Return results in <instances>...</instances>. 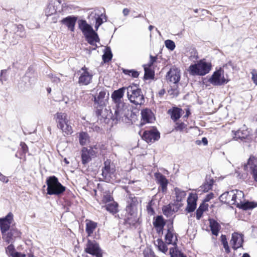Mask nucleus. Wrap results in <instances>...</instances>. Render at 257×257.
Here are the masks:
<instances>
[{
  "instance_id": "obj_1",
  "label": "nucleus",
  "mask_w": 257,
  "mask_h": 257,
  "mask_svg": "<svg viewBox=\"0 0 257 257\" xmlns=\"http://www.w3.org/2000/svg\"><path fill=\"white\" fill-rule=\"evenodd\" d=\"M0 228L3 239L8 243L21 236V232L15 227L12 212H9L6 217L0 218Z\"/></svg>"
},
{
  "instance_id": "obj_2",
  "label": "nucleus",
  "mask_w": 257,
  "mask_h": 257,
  "mask_svg": "<svg viewBox=\"0 0 257 257\" xmlns=\"http://www.w3.org/2000/svg\"><path fill=\"white\" fill-rule=\"evenodd\" d=\"M47 193L50 195L60 196L65 191L66 187L59 182L55 176H50L46 180Z\"/></svg>"
},
{
  "instance_id": "obj_3",
  "label": "nucleus",
  "mask_w": 257,
  "mask_h": 257,
  "mask_svg": "<svg viewBox=\"0 0 257 257\" xmlns=\"http://www.w3.org/2000/svg\"><path fill=\"white\" fill-rule=\"evenodd\" d=\"M78 27L82 31L87 42L91 45L99 42V39L97 34L93 30L91 25L85 20H80L78 21Z\"/></svg>"
},
{
  "instance_id": "obj_4",
  "label": "nucleus",
  "mask_w": 257,
  "mask_h": 257,
  "mask_svg": "<svg viewBox=\"0 0 257 257\" xmlns=\"http://www.w3.org/2000/svg\"><path fill=\"white\" fill-rule=\"evenodd\" d=\"M138 201L136 197H130L126 207V221L130 224H134L137 220Z\"/></svg>"
},
{
  "instance_id": "obj_5",
  "label": "nucleus",
  "mask_w": 257,
  "mask_h": 257,
  "mask_svg": "<svg viewBox=\"0 0 257 257\" xmlns=\"http://www.w3.org/2000/svg\"><path fill=\"white\" fill-rule=\"evenodd\" d=\"M127 97L130 101L136 105H142L145 102L144 96L141 89L136 86H129L126 88Z\"/></svg>"
},
{
  "instance_id": "obj_6",
  "label": "nucleus",
  "mask_w": 257,
  "mask_h": 257,
  "mask_svg": "<svg viewBox=\"0 0 257 257\" xmlns=\"http://www.w3.org/2000/svg\"><path fill=\"white\" fill-rule=\"evenodd\" d=\"M211 65L203 60H201L196 64L191 65L188 71L192 75L203 76L211 70Z\"/></svg>"
},
{
  "instance_id": "obj_7",
  "label": "nucleus",
  "mask_w": 257,
  "mask_h": 257,
  "mask_svg": "<svg viewBox=\"0 0 257 257\" xmlns=\"http://www.w3.org/2000/svg\"><path fill=\"white\" fill-rule=\"evenodd\" d=\"M62 11L61 0H51L45 10V15L47 17L51 16Z\"/></svg>"
},
{
  "instance_id": "obj_8",
  "label": "nucleus",
  "mask_w": 257,
  "mask_h": 257,
  "mask_svg": "<svg viewBox=\"0 0 257 257\" xmlns=\"http://www.w3.org/2000/svg\"><path fill=\"white\" fill-rule=\"evenodd\" d=\"M209 81L214 85H221L226 84L228 80L224 77L223 70L219 69L213 73Z\"/></svg>"
},
{
  "instance_id": "obj_9",
  "label": "nucleus",
  "mask_w": 257,
  "mask_h": 257,
  "mask_svg": "<svg viewBox=\"0 0 257 257\" xmlns=\"http://www.w3.org/2000/svg\"><path fill=\"white\" fill-rule=\"evenodd\" d=\"M78 82L81 85H88L91 81L93 75L90 73L88 69L84 67L79 71Z\"/></svg>"
},
{
  "instance_id": "obj_10",
  "label": "nucleus",
  "mask_w": 257,
  "mask_h": 257,
  "mask_svg": "<svg viewBox=\"0 0 257 257\" xmlns=\"http://www.w3.org/2000/svg\"><path fill=\"white\" fill-rule=\"evenodd\" d=\"M85 250L87 253L96 255L97 257H102L101 249L98 244L95 241L88 240Z\"/></svg>"
},
{
  "instance_id": "obj_11",
  "label": "nucleus",
  "mask_w": 257,
  "mask_h": 257,
  "mask_svg": "<svg viewBox=\"0 0 257 257\" xmlns=\"http://www.w3.org/2000/svg\"><path fill=\"white\" fill-rule=\"evenodd\" d=\"M109 95H106L105 91L101 90L97 96L94 97V104L97 107H103L106 105Z\"/></svg>"
},
{
  "instance_id": "obj_12",
  "label": "nucleus",
  "mask_w": 257,
  "mask_h": 257,
  "mask_svg": "<svg viewBox=\"0 0 257 257\" xmlns=\"http://www.w3.org/2000/svg\"><path fill=\"white\" fill-rule=\"evenodd\" d=\"M231 196H232L231 204L235 205L237 207L240 206L241 203L243 201L244 193L242 191L235 190L231 191Z\"/></svg>"
},
{
  "instance_id": "obj_13",
  "label": "nucleus",
  "mask_w": 257,
  "mask_h": 257,
  "mask_svg": "<svg viewBox=\"0 0 257 257\" xmlns=\"http://www.w3.org/2000/svg\"><path fill=\"white\" fill-rule=\"evenodd\" d=\"M142 138L147 143H152L160 138L159 133L155 129H151L144 132Z\"/></svg>"
},
{
  "instance_id": "obj_14",
  "label": "nucleus",
  "mask_w": 257,
  "mask_h": 257,
  "mask_svg": "<svg viewBox=\"0 0 257 257\" xmlns=\"http://www.w3.org/2000/svg\"><path fill=\"white\" fill-rule=\"evenodd\" d=\"M127 111V106L125 104L122 105H117V108L113 116L114 119L117 121L123 120V118L126 117Z\"/></svg>"
},
{
  "instance_id": "obj_15",
  "label": "nucleus",
  "mask_w": 257,
  "mask_h": 257,
  "mask_svg": "<svg viewBox=\"0 0 257 257\" xmlns=\"http://www.w3.org/2000/svg\"><path fill=\"white\" fill-rule=\"evenodd\" d=\"M167 80L170 82L176 84L180 79V70L177 68H171L167 73L166 76Z\"/></svg>"
},
{
  "instance_id": "obj_16",
  "label": "nucleus",
  "mask_w": 257,
  "mask_h": 257,
  "mask_svg": "<svg viewBox=\"0 0 257 257\" xmlns=\"http://www.w3.org/2000/svg\"><path fill=\"white\" fill-rule=\"evenodd\" d=\"M243 242V235L237 232H234L232 234L230 243L234 249H237L242 246Z\"/></svg>"
},
{
  "instance_id": "obj_17",
  "label": "nucleus",
  "mask_w": 257,
  "mask_h": 257,
  "mask_svg": "<svg viewBox=\"0 0 257 257\" xmlns=\"http://www.w3.org/2000/svg\"><path fill=\"white\" fill-rule=\"evenodd\" d=\"M96 152L92 148H83L81 151V158L82 163L85 164L90 162L92 158L95 156Z\"/></svg>"
},
{
  "instance_id": "obj_18",
  "label": "nucleus",
  "mask_w": 257,
  "mask_h": 257,
  "mask_svg": "<svg viewBox=\"0 0 257 257\" xmlns=\"http://www.w3.org/2000/svg\"><path fill=\"white\" fill-rule=\"evenodd\" d=\"M126 89L125 87H122L117 90H115L111 95V97L113 101L117 104L120 105L125 104L122 101L124 95V91Z\"/></svg>"
},
{
  "instance_id": "obj_19",
  "label": "nucleus",
  "mask_w": 257,
  "mask_h": 257,
  "mask_svg": "<svg viewBox=\"0 0 257 257\" xmlns=\"http://www.w3.org/2000/svg\"><path fill=\"white\" fill-rule=\"evenodd\" d=\"M165 240L167 244L174 245L177 244V237L172 226L168 229L167 233L165 235Z\"/></svg>"
},
{
  "instance_id": "obj_20",
  "label": "nucleus",
  "mask_w": 257,
  "mask_h": 257,
  "mask_svg": "<svg viewBox=\"0 0 257 257\" xmlns=\"http://www.w3.org/2000/svg\"><path fill=\"white\" fill-rule=\"evenodd\" d=\"M142 124L146 123H151L154 120V115L152 111L149 109L142 110Z\"/></svg>"
},
{
  "instance_id": "obj_21",
  "label": "nucleus",
  "mask_w": 257,
  "mask_h": 257,
  "mask_svg": "<svg viewBox=\"0 0 257 257\" xmlns=\"http://www.w3.org/2000/svg\"><path fill=\"white\" fill-rule=\"evenodd\" d=\"M197 196L196 194L190 193L187 199V207L186 210L188 212L194 211L196 207Z\"/></svg>"
},
{
  "instance_id": "obj_22",
  "label": "nucleus",
  "mask_w": 257,
  "mask_h": 257,
  "mask_svg": "<svg viewBox=\"0 0 257 257\" xmlns=\"http://www.w3.org/2000/svg\"><path fill=\"white\" fill-rule=\"evenodd\" d=\"M176 207L175 208V205L173 204H169L163 207V212L164 214L167 217L172 216L176 211H177L180 207L182 206V204H176Z\"/></svg>"
},
{
  "instance_id": "obj_23",
  "label": "nucleus",
  "mask_w": 257,
  "mask_h": 257,
  "mask_svg": "<svg viewBox=\"0 0 257 257\" xmlns=\"http://www.w3.org/2000/svg\"><path fill=\"white\" fill-rule=\"evenodd\" d=\"M77 19L76 17L68 16L62 19L61 22L62 24L66 25L71 31L73 32Z\"/></svg>"
},
{
  "instance_id": "obj_24",
  "label": "nucleus",
  "mask_w": 257,
  "mask_h": 257,
  "mask_svg": "<svg viewBox=\"0 0 257 257\" xmlns=\"http://www.w3.org/2000/svg\"><path fill=\"white\" fill-rule=\"evenodd\" d=\"M110 162L109 160L105 161L104 167L102 170V175L106 179H109L111 175L114 172V169L110 168Z\"/></svg>"
},
{
  "instance_id": "obj_25",
  "label": "nucleus",
  "mask_w": 257,
  "mask_h": 257,
  "mask_svg": "<svg viewBox=\"0 0 257 257\" xmlns=\"http://www.w3.org/2000/svg\"><path fill=\"white\" fill-rule=\"evenodd\" d=\"M57 127L61 125L65 122H66L68 119L67 114L65 112H59L56 113L54 116Z\"/></svg>"
},
{
  "instance_id": "obj_26",
  "label": "nucleus",
  "mask_w": 257,
  "mask_h": 257,
  "mask_svg": "<svg viewBox=\"0 0 257 257\" xmlns=\"http://www.w3.org/2000/svg\"><path fill=\"white\" fill-rule=\"evenodd\" d=\"M153 224L158 233H162L165 222L162 216H157L153 221Z\"/></svg>"
},
{
  "instance_id": "obj_27",
  "label": "nucleus",
  "mask_w": 257,
  "mask_h": 257,
  "mask_svg": "<svg viewBox=\"0 0 257 257\" xmlns=\"http://www.w3.org/2000/svg\"><path fill=\"white\" fill-rule=\"evenodd\" d=\"M155 177L158 183L161 187L162 191L165 192L167 190V185L168 184V180L164 176L160 173L155 174Z\"/></svg>"
},
{
  "instance_id": "obj_28",
  "label": "nucleus",
  "mask_w": 257,
  "mask_h": 257,
  "mask_svg": "<svg viewBox=\"0 0 257 257\" xmlns=\"http://www.w3.org/2000/svg\"><path fill=\"white\" fill-rule=\"evenodd\" d=\"M244 167L245 170L249 169L250 172L252 171L254 169L257 168V158L253 156H250Z\"/></svg>"
},
{
  "instance_id": "obj_29",
  "label": "nucleus",
  "mask_w": 257,
  "mask_h": 257,
  "mask_svg": "<svg viewBox=\"0 0 257 257\" xmlns=\"http://www.w3.org/2000/svg\"><path fill=\"white\" fill-rule=\"evenodd\" d=\"M176 194V201L178 203L176 204H181V202L185 199L186 193L184 191H183L178 188L174 189Z\"/></svg>"
},
{
  "instance_id": "obj_30",
  "label": "nucleus",
  "mask_w": 257,
  "mask_h": 257,
  "mask_svg": "<svg viewBox=\"0 0 257 257\" xmlns=\"http://www.w3.org/2000/svg\"><path fill=\"white\" fill-rule=\"evenodd\" d=\"M58 128L66 135H71L73 133V128L69 120H67L66 122H65Z\"/></svg>"
},
{
  "instance_id": "obj_31",
  "label": "nucleus",
  "mask_w": 257,
  "mask_h": 257,
  "mask_svg": "<svg viewBox=\"0 0 257 257\" xmlns=\"http://www.w3.org/2000/svg\"><path fill=\"white\" fill-rule=\"evenodd\" d=\"M182 111V109L178 107H174L172 110H169V112L171 113V118L174 121H176L180 117Z\"/></svg>"
},
{
  "instance_id": "obj_32",
  "label": "nucleus",
  "mask_w": 257,
  "mask_h": 257,
  "mask_svg": "<svg viewBox=\"0 0 257 257\" xmlns=\"http://www.w3.org/2000/svg\"><path fill=\"white\" fill-rule=\"evenodd\" d=\"M155 245L157 247L158 249L164 253H166L168 251V247L166 244L164 242V241L161 239H157L155 241Z\"/></svg>"
},
{
  "instance_id": "obj_33",
  "label": "nucleus",
  "mask_w": 257,
  "mask_h": 257,
  "mask_svg": "<svg viewBox=\"0 0 257 257\" xmlns=\"http://www.w3.org/2000/svg\"><path fill=\"white\" fill-rule=\"evenodd\" d=\"M234 137V138L235 140L241 139L242 140L245 139L248 135V132L247 130H239L236 132L232 131Z\"/></svg>"
},
{
  "instance_id": "obj_34",
  "label": "nucleus",
  "mask_w": 257,
  "mask_h": 257,
  "mask_svg": "<svg viewBox=\"0 0 257 257\" xmlns=\"http://www.w3.org/2000/svg\"><path fill=\"white\" fill-rule=\"evenodd\" d=\"M257 206V203L254 202H249L246 201L244 198L243 201L241 203L240 206H239L238 208H241L243 210H247L252 209Z\"/></svg>"
},
{
  "instance_id": "obj_35",
  "label": "nucleus",
  "mask_w": 257,
  "mask_h": 257,
  "mask_svg": "<svg viewBox=\"0 0 257 257\" xmlns=\"http://www.w3.org/2000/svg\"><path fill=\"white\" fill-rule=\"evenodd\" d=\"M97 227V223L92 221H87L86 224V231L88 236H90L96 229Z\"/></svg>"
},
{
  "instance_id": "obj_36",
  "label": "nucleus",
  "mask_w": 257,
  "mask_h": 257,
  "mask_svg": "<svg viewBox=\"0 0 257 257\" xmlns=\"http://www.w3.org/2000/svg\"><path fill=\"white\" fill-rule=\"evenodd\" d=\"M210 227L212 233L214 235H218L220 226L218 222L214 220H210Z\"/></svg>"
},
{
  "instance_id": "obj_37",
  "label": "nucleus",
  "mask_w": 257,
  "mask_h": 257,
  "mask_svg": "<svg viewBox=\"0 0 257 257\" xmlns=\"http://www.w3.org/2000/svg\"><path fill=\"white\" fill-rule=\"evenodd\" d=\"M232 196H231V191L229 192H225L221 194L219 199L220 201L226 204H231Z\"/></svg>"
},
{
  "instance_id": "obj_38",
  "label": "nucleus",
  "mask_w": 257,
  "mask_h": 257,
  "mask_svg": "<svg viewBox=\"0 0 257 257\" xmlns=\"http://www.w3.org/2000/svg\"><path fill=\"white\" fill-rule=\"evenodd\" d=\"M117 204L114 202H111L105 205L106 209L113 214L117 212Z\"/></svg>"
},
{
  "instance_id": "obj_39",
  "label": "nucleus",
  "mask_w": 257,
  "mask_h": 257,
  "mask_svg": "<svg viewBox=\"0 0 257 257\" xmlns=\"http://www.w3.org/2000/svg\"><path fill=\"white\" fill-rule=\"evenodd\" d=\"M79 142L81 145H86L89 141L88 135L84 132H81L79 136Z\"/></svg>"
},
{
  "instance_id": "obj_40",
  "label": "nucleus",
  "mask_w": 257,
  "mask_h": 257,
  "mask_svg": "<svg viewBox=\"0 0 257 257\" xmlns=\"http://www.w3.org/2000/svg\"><path fill=\"white\" fill-rule=\"evenodd\" d=\"M145 70V78L146 79H152L154 76V72L147 65L144 66Z\"/></svg>"
},
{
  "instance_id": "obj_41",
  "label": "nucleus",
  "mask_w": 257,
  "mask_h": 257,
  "mask_svg": "<svg viewBox=\"0 0 257 257\" xmlns=\"http://www.w3.org/2000/svg\"><path fill=\"white\" fill-rule=\"evenodd\" d=\"M169 253L171 257H186L176 247H172L170 248Z\"/></svg>"
},
{
  "instance_id": "obj_42",
  "label": "nucleus",
  "mask_w": 257,
  "mask_h": 257,
  "mask_svg": "<svg viewBox=\"0 0 257 257\" xmlns=\"http://www.w3.org/2000/svg\"><path fill=\"white\" fill-rule=\"evenodd\" d=\"M106 21V17L105 15L101 14L99 17L96 18L95 28L96 30L98 29L99 27L104 22Z\"/></svg>"
},
{
  "instance_id": "obj_43",
  "label": "nucleus",
  "mask_w": 257,
  "mask_h": 257,
  "mask_svg": "<svg viewBox=\"0 0 257 257\" xmlns=\"http://www.w3.org/2000/svg\"><path fill=\"white\" fill-rule=\"evenodd\" d=\"M112 57V53L109 48H106L104 54L102 56V59L104 62L109 61Z\"/></svg>"
},
{
  "instance_id": "obj_44",
  "label": "nucleus",
  "mask_w": 257,
  "mask_h": 257,
  "mask_svg": "<svg viewBox=\"0 0 257 257\" xmlns=\"http://www.w3.org/2000/svg\"><path fill=\"white\" fill-rule=\"evenodd\" d=\"M220 238L221 241L223 245V247L224 248L225 251L227 253H229L230 252V249L226 236L225 235H221Z\"/></svg>"
},
{
  "instance_id": "obj_45",
  "label": "nucleus",
  "mask_w": 257,
  "mask_h": 257,
  "mask_svg": "<svg viewBox=\"0 0 257 257\" xmlns=\"http://www.w3.org/2000/svg\"><path fill=\"white\" fill-rule=\"evenodd\" d=\"M213 180H211L209 182L205 183L204 185L201 186V189L204 192H207L211 189L213 185Z\"/></svg>"
},
{
  "instance_id": "obj_46",
  "label": "nucleus",
  "mask_w": 257,
  "mask_h": 257,
  "mask_svg": "<svg viewBox=\"0 0 257 257\" xmlns=\"http://www.w3.org/2000/svg\"><path fill=\"white\" fill-rule=\"evenodd\" d=\"M124 73L134 78H137L139 75L138 71L134 70H124Z\"/></svg>"
},
{
  "instance_id": "obj_47",
  "label": "nucleus",
  "mask_w": 257,
  "mask_h": 257,
  "mask_svg": "<svg viewBox=\"0 0 257 257\" xmlns=\"http://www.w3.org/2000/svg\"><path fill=\"white\" fill-rule=\"evenodd\" d=\"M165 46L169 50L172 51L174 50L175 48V43L171 40H166L165 42Z\"/></svg>"
},
{
  "instance_id": "obj_48",
  "label": "nucleus",
  "mask_w": 257,
  "mask_h": 257,
  "mask_svg": "<svg viewBox=\"0 0 257 257\" xmlns=\"http://www.w3.org/2000/svg\"><path fill=\"white\" fill-rule=\"evenodd\" d=\"M186 124L183 122H177L175 126V130L177 131H182L186 127Z\"/></svg>"
},
{
  "instance_id": "obj_49",
  "label": "nucleus",
  "mask_w": 257,
  "mask_h": 257,
  "mask_svg": "<svg viewBox=\"0 0 257 257\" xmlns=\"http://www.w3.org/2000/svg\"><path fill=\"white\" fill-rule=\"evenodd\" d=\"M113 200L112 197L110 194L104 195L103 197L102 201L103 203H107L111 202Z\"/></svg>"
},
{
  "instance_id": "obj_50",
  "label": "nucleus",
  "mask_w": 257,
  "mask_h": 257,
  "mask_svg": "<svg viewBox=\"0 0 257 257\" xmlns=\"http://www.w3.org/2000/svg\"><path fill=\"white\" fill-rule=\"evenodd\" d=\"M251 74L252 75L251 76V80L253 82V83L257 85V71L253 69L251 70Z\"/></svg>"
},
{
  "instance_id": "obj_51",
  "label": "nucleus",
  "mask_w": 257,
  "mask_h": 257,
  "mask_svg": "<svg viewBox=\"0 0 257 257\" xmlns=\"http://www.w3.org/2000/svg\"><path fill=\"white\" fill-rule=\"evenodd\" d=\"M144 257H155L154 252L150 249H146L144 251Z\"/></svg>"
},
{
  "instance_id": "obj_52",
  "label": "nucleus",
  "mask_w": 257,
  "mask_h": 257,
  "mask_svg": "<svg viewBox=\"0 0 257 257\" xmlns=\"http://www.w3.org/2000/svg\"><path fill=\"white\" fill-rule=\"evenodd\" d=\"M6 252L10 255L12 256L13 255V253H14L16 252L15 251V248L14 245H13L12 244L9 245L6 249Z\"/></svg>"
},
{
  "instance_id": "obj_53",
  "label": "nucleus",
  "mask_w": 257,
  "mask_h": 257,
  "mask_svg": "<svg viewBox=\"0 0 257 257\" xmlns=\"http://www.w3.org/2000/svg\"><path fill=\"white\" fill-rule=\"evenodd\" d=\"M157 59L156 57H153L152 56H150V61L148 64H146L148 67H151L153 63L156 61Z\"/></svg>"
},
{
  "instance_id": "obj_54",
  "label": "nucleus",
  "mask_w": 257,
  "mask_h": 257,
  "mask_svg": "<svg viewBox=\"0 0 257 257\" xmlns=\"http://www.w3.org/2000/svg\"><path fill=\"white\" fill-rule=\"evenodd\" d=\"M203 212L201 210V208H198L196 211V218L199 220L201 217Z\"/></svg>"
},
{
  "instance_id": "obj_55",
  "label": "nucleus",
  "mask_w": 257,
  "mask_h": 257,
  "mask_svg": "<svg viewBox=\"0 0 257 257\" xmlns=\"http://www.w3.org/2000/svg\"><path fill=\"white\" fill-rule=\"evenodd\" d=\"M251 173L254 181L257 182V167L254 169V170L251 172Z\"/></svg>"
},
{
  "instance_id": "obj_56",
  "label": "nucleus",
  "mask_w": 257,
  "mask_h": 257,
  "mask_svg": "<svg viewBox=\"0 0 257 257\" xmlns=\"http://www.w3.org/2000/svg\"><path fill=\"white\" fill-rule=\"evenodd\" d=\"M197 144L200 145L201 143L203 144L204 145H206L208 144L207 139L206 138H203L201 141H197Z\"/></svg>"
},
{
  "instance_id": "obj_57",
  "label": "nucleus",
  "mask_w": 257,
  "mask_h": 257,
  "mask_svg": "<svg viewBox=\"0 0 257 257\" xmlns=\"http://www.w3.org/2000/svg\"><path fill=\"white\" fill-rule=\"evenodd\" d=\"M0 180L4 182H6V183H7L9 181L7 177H6L5 176H4V175H3L1 172H0Z\"/></svg>"
},
{
  "instance_id": "obj_58",
  "label": "nucleus",
  "mask_w": 257,
  "mask_h": 257,
  "mask_svg": "<svg viewBox=\"0 0 257 257\" xmlns=\"http://www.w3.org/2000/svg\"><path fill=\"white\" fill-rule=\"evenodd\" d=\"M26 255L18 252H15L12 255L13 257H25Z\"/></svg>"
},
{
  "instance_id": "obj_59",
  "label": "nucleus",
  "mask_w": 257,
  "mask_h": 257,
  "mask_svg": "<svg viewBox=\"0 0 257 257\" xmlns=\"http://www.w3.org/2000/svg\"><path fill=\"white\" fill-rule=\"evenodd\" d=\"M213 193H209L207 195L206 198L204 199V201L205 202L209 201L210 199L213 198Z\"/></svg>"
},
{
  "instance_id": "obj_60",
  "label": "nucleus",
  "mask_w": 257,
  "mask_h": 257,
  "mask_svg": "<svg viewBox=\"0 0 257 257\" xmlns=\"http://www.w3.org/2000/svg\"><path fill=\"white\" fill-rule=\"evenodd\" d=\"M130 11L127 8H124L122 10V14H123V16L125 17L128 16V14H130Z\"/></svg>"
},
{
  "instance_id": "obj_61",
  "label": "nucleus",
  "mask_w": 257,
  "mask_h": 257,
  "mask_svg": "<svg viewBox=\"0 0 257 257\" xmlns=\"http://www.w3.org/2000/svg\"><path fill=\"white\" fill-rule=\"evenodd\" d=\"M147 210L148 213H150L151 215L153 214L154 213V211L150 205H148L147 206Z\"/></svg>"
},
{
  "instance_id": "obj_62",
  "label": "nucleus",
  "mask_w": 257,
  "mask_h": 257,
  "mask_svg": "<svg viewBox=\"0 0 257 257\" xmlns=\"http://www.w3.org/2000/svg\"><path fill=\"white\" fill-rule=\"evenodd\" d=\"M21 146L22 147L23 151L25 153L27 151V146L24 143H21Z\"/></svg>"
},
{
  "instance_id": "obj_63",
  "label": "nucleus",
  "mask_w": 257,
  "mask_h": 257,
  "mask_svg": "<svg viewBox=\"0 0 257 257\" xmlns=\"http://www.w3.org/2000/svg\"><path fill=\"white\" fill-rule=\"evenodd\" d=\"M198 208H201V210L204 212L207 209V206L204 204L201 205Z\"/></svg>"
},
{
  "instance_id": "obj_64",
  "label": "nucleus",
  "mask_w": 257,
  "mask_h": 257,
  "mask_svg": "<svg viewBox=\"0 0 257 257\" xmlns=\"http://www.w3.org/2000/svg\"><path fill=\"white\" fill-rule=\"evenodd\" d=\"M54 15V17H53L52 18V22L55 23L57 22L58 19L59 18V16L57 15V13Z\"/></svg>"
}]
</instances>
